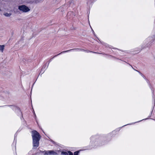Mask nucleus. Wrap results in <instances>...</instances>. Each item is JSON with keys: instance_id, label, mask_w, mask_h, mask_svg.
<instances>
[{"instance_id": "obj_20", "label": "nucleus", "mask_w": 155, "mask_h": 155, "mask_svg": "<svg viewBox=\"0 0 155 155\" xmlns=\"http://www.w3.org/2000/svg\"><path fill=\"white\" fill-rule=\"evenodd\" d=\"M144 48V47H142L141 48V50L140 49H139L138 51H140V50H141L142 49H143V48Z\"/></svg>"}, {"instance_id": "obj_22", "label": "nucleus", "mask_w": 155, "mask_h": 155, "mask_svg": "<svg viewBox=\"0 0 155 155\" xmlns=\"http://www.w3.org/2000/svg\"><path fill=\"white\" fill-rule=\"evenodd\" d=\"M92 30L93 31V33H94V35L95 36H96L95 35V33L94 32V31L92 29Z\"/></svg>"}, {"instance_id": "obj_5", "label": "nucleus", "mask_w": 155, "mask_h": 155, "mask_svg": "<svg viewBox=\"0 0 155 155\" xmlns=\"http://www.w3.org/2000/svg\"><path fill=\"white\" fill-rule=\"evenodd\" d=\"M78 48H73V49H70V50H67V51H62L61 53H60L57 54V55H59L61 54L65 53L67 52H70V51H78Z\"/></svg>"}, {"instance_id": "obj_17", "label": "nucleus", "mask_w": 155, "mask_h": 155, "mask_svg": "<svg viewBox=\"0 0 155 155\" xmlns=\"http://www.w3.org/2000/svg\"><path fill=\"white\" fill-rule=\"evenodd\" d=\"M95 136H92L91 138V142L93 140H94V139L95 138Z\"/></svg>"}, {"instance_id": "obj_12", "label": "nucleus", "mask_w": 155, "mask_h": 155, "mask_svg": "<svg viewBox=\"0 0 155 155\" xmlns=\"http://www.w3.org/2000/svg\"><path fill=\"white\" fill-rule=\"evenodd\" d=\"M135 71L138 72L140 75H141L144 79H146V78L145 77L142 73H141L140 71L137 70H135Z\"/></svg>"}, {"instance_id": "obj_1", "label": "nucleus", "mask_w": 155, "mask_h": 155, "mask_svg": "<svg viewBox=\"0 0 155 155\" xmlns=\"http://www.w3.org/2000/svg\"><path fill=\"white\" fill-rule=\"evenodd\" d=\"M32 138L33 149H36L39 146V141L41 139V135L39 133L35 130L31 132Z\"/></svg>"}, {"instance_id": "obj_8", "label": "nucleus", "mask_w": 155, "mask_h": 155, "mask_svg": "<svg viewBox=\"0 0 155 155\" xmlns=\"http://www.w3.org/2000/svg\"><path fill=\"white\" fill-rule=\"evenodd\" d=\"M145 79L146 80L147 82L149 84V85L150 87V88L151 89V91H152V94H153V97H154V94H153L154 90H153V88L151 87V86L150 84H149V80H148L146 78Z\"/></svg>"}, {"instance_id": "obj_25", "label": "nucleus", "mask_w": 155, "mask_h": 155, "mask_svg": "<svg viewBox=\"0 0 155 155\" xmlns=\"http://www.w3.org/2000/svg\"><path fill=\"white\" fill-rule=\"evenodd\" d=\"M2 11V10L1 9V8H0V11L1 12Z\"/></svg>"}, {"instance_id": "obj_2", "label": "nucleus", "mask_w": 155, "mask_h": 155, "mask_svg": "<svg viewBox=\"0 0 155 155\" xmlns=\"http://www.w3.org/2000/svg\"><path fill=\"white\" fill-rule=\"evenodd\" d=\"M18 9L21 11L24 12H27L30 11L28 7L25 5H22L18 6Z\"/></svg>"}, {"instance_id": "obj_24", "label": "nucleus", "mask_w": 155, "mask_h": 155, "mask_svg": "<svg viewBox=\"0 0 155 155\" xmlns=\"http://www.w3.org/2000/svg\"><path fill=\"white\" fill-rule=\"evenodd\" d=\"M115 131H112V133H115Z\"/></svg>"}, {"instance_id": "obj_26", "label": "nucleus", "mask_w": 155, "mask_h": 155, "mask_svg": "<svg viewBox=\"0 0 155 155\" xmlns=\"http://www.w3.org/2000/svg\"><path fill=\"white\" fill-rule=\"evenodd\" d=\"M154 101H155V99H154Z\"/></svg>"}, {"instance_id": "obj_15", "label": "nucleus", "mask_w": 155, "mask_h": 155, "mask_svg": "<svg viewBox=\"0 0 155 155\" xmlns=\"http://www.w3.org/2000/svg\"><path fill=\"white\" fill-rule=\"evenodd\" d=\"M79 153V150L77 151H75L73 155H78V154Z\"/></svg>"}, {"instance_id": "obj_21", "label": "nucleus", "mask_w": 155, "mask_h": 155, "mask_svg": "<svg viewBox=\"0 0 155 155\" xmlns=\"http://www.w3.org/2000/svg\"><path fill=\"white\" fill-rule=\"evenodd\" d=\"M128 64L130 65V66L133 69H134L135 71V70H136V69H134L133 68V67L130 64Z\"/></svg>"}, {"instance_id": "obj_6", "label": "nucleus", "mask_w": 155, "mask_h": 155, "mask_svg": "<svg viewBox=\"0 0 155 155\" xmlns=\"http://www.w3.org/2000/svg\"><path fill=\"white\" fill-rule=\"evenodd\" d=\"M16 137L17 134L16 133L15 134L14 136V139L13 141V142L12 144V148H14L15 149H16Z\"/></svg>"}, {"instance_id": "obj_23", "label": "nucleus", "mask_w": 155, "mask_h": 155, "mask_svg": "<svg viewBox=\"0 0 155 155\" xmlns=\"http://www.w3.org/2000/svg\"><path fill=\"white\" fill-rule=\"evenodd\" d=\"M34 114L35 115V117H36V116L35 114V112H34Z\"/></svg>"}, {"instance_id": "obj_19", "label": "nucleus", "mask_w": 155, "mask_h": 155, "mask_svg": "<svg viewBox=\"0 0 155 155\" xmlns=\"http://www.w3.org/2000/svg\"><path fill=\"white\" fill-rule=\"evenodd\" d=\"M45 66H43V67H42V68L41 71L42 70H43V69H45Z\"/></svg>"}, {"instance_id": "obj_11", "label": "nucleus", "mask_w": 155, "mask_h": 155, "mask_svg": "<svg viewBox=\"0 0 155 155\" xmlns=\"http://www.w3.org/2000/svg\"><path fill=\"white\" fill-rule=\"evenodd\" d=\"M4 45H0V51L2 52H3L4 48Z\"/></svg>"}, {"instance_id": "obj_7", "label": "nucleus", "mask_w": 155, "mask_h": 155, "mask_svg": "<svg viewBox=\"0 0 155 155\" xmlns=\"http://www.w3.org/2000/svg\"><path fill=\"white\" fill-rule=\"evenodd\" d=\"M78 51H84V52H87V53H88L89 52H91V53H96V54H100V53H98V52H94V51H88V50H84V49H81V48H78Z\"/></svg>"}, {"instance_id": "obj_14", "label": "nucleus", "mask_w": 155, "mask_h": 155, "mask_svg": "<svg viewBox=\"0 0 155 155\" xmlns=\"http://www.w3.org/2000/svg\"><path fill=\"white\" fill-rule=\"evenodd\" d=\"M58 55H57V54L55 55L53 57H52V58H51V59H50L49 61H48V66L49 65V63L51 61L52 59H53L55 57H57V56H58Z\"/></svg>"}, {"instance_id": "obj_29", "label": "nucleus", "mask_w": 155, "mask_h": 155, "mask_svg": "<svg viewBox=\"0 0 155 155\" xmlns=\"http://www.w3.org/2000/svg\"><path fill=\"white\" fill-rule=\"evenodd\" d=\"M140 121H141V120H140ZM139 122H140V121H139ZM138 122H139V121H138Z\"/></svg>"}, {"instance_id": "obj_30", "label": "nucleus", "mask_w": 155, "mask_h": 155, "mask_svg": "<svg viewBox=\"0 0 155 155\" xmlns=\"http://www.w3.org/2000/svg\"><path fill=\"white\" fill-rule=\"evenodd\" d=\"M155 121V120H154Z\"/></svg>"}, {"instance_id": "obj_13", "label": "nucleus", "mask_w": 155, "mask_h": 155, "mask_svg": "<svg viewBox=\"0 0 155 155\" xmlns=\"http://www.w3.org/2000/svg\"><path fill=\"white\" fill-rule=\"evenodd\" d=\"M12 15V14L11 13H5L4 14V15L6 16V17H9L10 16H11Z\"/></svg>"}, {"instance_id": "obj_4", "label": "nucleus", "mask_w": 155, "mask_h": 155, "mask_svg": "<svg viewBox=\"0 0 155 155\" xmlns=\"http://www.w3.org/2000/svg\"><path fill=\"white\" fill-rule=\"evenodd\" d=\"M60 150H57L56 151H54L53 150H47V153H45V155H58L59 153L61 152Z\"/></svg>"}, {"instance_id": "obj_27", "label": "nucleus", "mask_w": 155, "mask_h": 155, "mask_svg": "<svg viewBox=\"0 0 155 155\" xmlns=\"http://www.w3.org/2000/svg\"><path fill=\"white\" fill-rule=\"evenodd\" d=\"M110 56H111V57H113V56H111V55H110Z\"/></svg>"}, {"instance_id": "obj_9", "label": "nucleus", "mask_w": 155, "mask_h": 155, "mask_svg": "<svg viewBox=\"0 0 155 155\" xmlns=\"http://www.w3.org/2000/svg\"><path fill=\"white\" fill-rule=\"evenodd\" d=\"M38 153L39 154H42L43 155H45V153H47V151H42L39 150V152H38Z\"/></svg>"}, {"instance_id": "obj_10", "label": "nucleus", "mask_w": 155, "mask_h": 155, "mask_svg": "<svg viewBox=\"0 0 155 155\" xmlns=\"http://www.w3.org/2000/svg\"><path fill=\"white\" fill-rule=\"evenodd\" d=\"M68 152H66L64 151H61V155H69V153H68Z\"/></svg>"}, {"instance_id": "obj_16", "label": "nucleus", "mask_w": 155, "mask_h": 155, "mask_svg": "<svg viewBox=\"0 0 155 155\" xmlns=\"http://www.w3.org/2000/svg\"><path fill=\"white\" fill-rule=\"evenodd\" d=\"M73 15V12H69L67 14V15L68 16L69 15Z\"/></svg>"}, {"instance_id": "obj_3", "label": "nucleus", "mask_w": 155, "mask_h": 155, "mask_svg": "<svg viewBox=\"0 0 155 155\" xmlns=\"http://www.w3.org/2000/svg\"><path fill=\"white\" fill-rule=\"evenodd\" d=\"M8 106L10 107H11V108L13 110H14L15 112H16V113H19V114H21L22 116V117H23V116L22 114V113L21 112V110L18 107H16L15 106L11 105L5 106Z\"/></svg>"}, {"instance_id": "obj_28", "label": "nucleus", "mask_w": 155, "mask_h": 155, "mask_svg": "<svg viewBox=\"0 0 155 155\" xmlns=\"http://www.w3.org/2000/svg\"><path fill=\"white\" fill-rule=\"evenodd\" d=\"M148 47V46H146V47Z\"/></svg>"}, {"instance_id": "obj_18", "label": "nucleus", "mask_w": 155, "mask_h": 155, "mask_svg": "<svg viewBox=\"0 0 155 155\" xmlns=\"http://www.w3.org/2000/svg\"><path fill=\"white\" fill-rule=\"evenodd\" d=\"M68 153H69V155H73V153L70 151H68Z\"/></svg>"}]
</instances>
